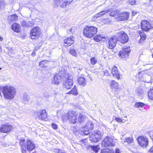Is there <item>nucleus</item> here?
I'll return each instance as SVG.
<instances>
[{
	"label": "nucleus",
	"mask_w": 153,
	"mask_h": 153,
	"mask_svg": "<svg viewBox=\"0 0 153 153\" xmlns=\"http://www.w3.org/2000/svg\"><path fill=\"white\" fill-rule=\"evenodd\" d=\"M2 91L5 99L11 100L16 94V90L13 86H6L2 87Z\"/></svg>",
	"instance_id": "obj_1"
},
{
	"label": "nucleus",
	"mask_w": 153,
	"mask_h": 153,
	"mask_svg": "<svg viewBox=\"0 0 153 153\" xmlns=\"http://www.w3.org/2000/svg\"><path fill=\"white\" fill-rule=\"evenodd\" d=\"M19 144L23 153L26 152V149L28 151L30 152L34 149L35 147V144L33 142L29 140H25L24 138L20 140Z\"/></svg>",
	"instance_id": "obj_2"
},
{
	"label": "nucleus",
	"mask_w": 153,
	"mask_h": 153,
	"mask_svg": "<svg viewBox=\"0 0 153 153\" xmlns=\"http://www.w3.org/2000/svg\"><path fill=\"white\" fill-rule=\"evenodd\" d=\"M97 29L95 27L87 26L83 30V34L86 37L91 38L96 33Z\"/></svg>",
	"instance_id": "obj_3"
},
{
	"label": "nucleus",
	"mask_w": 153,
	"mask_h": 153,
	"mask_svg": "<svg viewBox=\"0 0 153 153\" xmlns=\"http://www.w3.org/2000/svg\"><path fill=\"white\" fill-rule=\"evenodd\" d=\"M76 113L74 111H69L63 117L64 119L68 120L69 122L72 123L74 124L77 122V119L76 117Z\"/></svg>",
	"instance_id": "obj_4"
},
{
	"label": "nucleus",
	"mask_w": 153,
	"mask_h": 153,
	"mask_svg": "<svg viewBox=\"0 0 153 153\" xmlns=\"http://www.w3.org/2000/svg\"><path fill=\"white\" fill-rule=\"evenodd\" d=\"M103 134L101 131H97L94 134L90 135L89 139L92 143H96L98 142L102 136Z\"/></svg>",
	"instance_id": "obj_5"
},
{
	"label": "nucleus",
	"mask_w": 153,
	"mask_h": 153,
	"mask_svg": "<svg viewBox=\"0 0 153 153\" xmlns=\"http://www.w3.org/2000/svg\"><path fill=\"white\" fill-rule=\"evenodd\" d=\"M115 35L117 37L118 41H120L121 43H124L128 42V36L123 31H119Z\"/></svg>",
	"instance_id": "obj_6"
},
{
	"label": "nucleus",
	"mask_w": 153,
	"mask_h": 153,
	"mask_svg": "<svg viewBox=\"0 0 153 153\" xmlns=\"http://www.w3.org/2000/svg\"><path fill=\"white\" fill-rule=\"evenodd\" d=\"M117 37L116 35H115L108 40L107 45L108 48L112 49L114 48L116 45L117 41H118Z\"/></svg>",
	"instance_id": "obj_7"
},
{
	"label": "nucleus",
	"mask_w": 153,
	"mask_h": 153,
	"mask_svg": "<svg viewBox=\"0 0 153 153\" xmlns=\"http://www.w3.org/2000/svg\"><path fill=\"white\" fill-rule=\"evenodd\" d=\"M139 145L143 148L147 147L149 144V140L146 137H140L137 138Z\"/></svg>",
	"instance_id": "obj_8"
},
{
	"label": "nucleus",
	"mask_w": 153,
	"mask_h": 153,
	"mask_svg": "<svg viewBox=\"0 0 153 153\" xmlns=\"http://www.w3.org/2000/svg\"><path fill=\"white\" fill-rule=\"evenodd\" d=\"M41 33V30L39 27H33L30 32L31 37L32 39H37Z\"/></svg>",
	"instance_id": "obj_9"
},
{
	"label": "nucleus",
	"mask_w": 153,
	"mask_h": 153,
	"mask_svg": "<svg viewBox=\"0 0 153 153\" xmlns=\"http://www.w3.org/2000/svg\"><path fill=\"white\" fill-rule=\"evenodd\" d=\"M141 28L143 30L145 31H148L153 28L149 22L147 20H143L141 23Z\"/></svg>",
	"instance_id": "obj_10"
},
{
	"label": "nucleus",
	"mask_w": 153,
	"mask_h": 153,
	"mask_svg": "<svg viewBox=\"0 0 153 153\" xmlns=\"http://www.w3.org/2000/svg\"><path fill=\"white\" fill-rule=\"evenodd\" d=\"M102 145L103 146H114V143H113L112 139L109 137H106L102 142Z\"/></svg>",
	"instance_id": "obj_11"
},
{
	"label": "nucleus",
	"mask_w": 153,
	"mask_h": 153,
	"mask_svg": "<svg viewBox=\"0 0 153 153\" xmlns=\"http://www.w3.org/2000/svg\"><path fill=\"white\" fill-rule=\"evenodd\" d=\"M94 125L91 122H89L86 123L85 126L84 127V134L88 135L93 129Z\"/></svg>",
	"instance_id": "obj_12"
},
{
	"label": "nucleus",
	"mask_w": 153,
	"mask_h": 153,
	"mask_svg": "<svg viewBox=\"0 0 153 153\" xmlns=\"http://www.w3.org/2000/svg\"><path fill=\"white\" fill-rule=\"evenodd\" d=\"M130 51V47L123 48L119 52V56L123 59L127 58L128 57Z\"/></svg>",
	"instance_id": "obj_13"
},
{
	"label": "nucleus",
	"mask_w": 153,
	"mask_h": 153,
	"mask_svg": "<svg viewBox=\"0 0 153 153\" xmlns=\"http://www.w3.org/2000/svg\"><path fill=\"white\" fill-rule=\"evenodd\" d=\"M13 127L11 125L8 123L2 125L0 128V132L3 133H7L9 132Z\"/></svg>",
	"instance_id": "obj_14"
},
{
	"label": "nucleus",
	"mask_w": 153,
	"mask_h": 153,
	"mask_svg": "<svg viewBox=\"0 0 153 153\" xmlns=\"http://www.w3.org/2000/svg\"><path fill=\"white\" fill-rule=\"evenodd\" d=\"M36 114L38 116L39 119L45 120L47 118V113L45 110H40L36 112Z\"/></svg>",
	"instance_id": "obj_15"
},
{
	"label": "nucleus",
	"mask_w": 153,
	"mask_h": 153,
	"mask_svg": "<svg viewBox=\"0 0 153 153\" xmlns=\"http://www.w3.org/2000/svg\"><path fill=\"white\" fill-rule=\"evenodd\" d=\"M73 85V81L70 76L67 78V80L63 83V87L67 89H70L72 87Z\"/></svg>",
	"instance_id": "obj_16"
},
{
	"label": "nucleus",
	"mask_w": 153,
	"mask_h": 153,
	"mask_svg": "<svg viewBox=\"0 0 153 153\" xmlns=\"http://www.w3.org/2000/svg\"><path fill=\"white\" fill-rule=\"evenodd\" d=\"M62 78V75L58 74L55 75L52 79L51 83L52 85H58Z\"/></svg>",
	"instance_id": "obj_17"
},
{
	"label": "nucleus",
	"mask_w": 153,
	"mask_h": 153,
	"mask_svg": "<svg viewBox=\"0 0 153 153\" xmlns=\"http://www.w3.org/2000/svg\"><path fill=\"white\" fill-rule=\"evenodd\" d=\"M129 16V13L126 12H121L118 15V19L119 21H125L128 19Z\"/></svg>",
	"instance_id": "obj_18"
},
{
	"label": "nucleus",
	"mask_w": 153,
	"mask_h": 153,
	"mask_svg": "<svg viewBox=\"0 0 153 153\" xmlns=\"http://www.w3.org/2000/svg\"><path fill=\"white\" fill-rule=\"evenodd\" d=\"M74 41V38L73 36L68 37L64 40V43L65 46L68 47L73 44Z\"/></svg>",
	"instance_id": "obj_19"
},
{
	"label": "nucleus",
	"mask_w": 153,
	"mask_h": 153,
	"mask_svg": "<svg viewBox=\"0 0 153 153\" xmlns=\"http://www.w3.org/2000/svg\"><path fill=\"white\" fill-rule=\"evenodd\" d=\"M33 24L34 23L33 21H30L23 20L21 22V25L23 27H30L32 26Z\"/></svg>",
	"instance_id": "obj_20"
},
{
	"label": "nucleus",
	"mask_w": 153,
	"mask_h": 153,
	"mask_svg": "<svg viewBox=\"0 0 153 153\" xmlns=\"http://www.w3.org/2000/svg\"><path fill=\"white\" fill-rule=\"evenodd\" d=\"M139 34L140 38L139 40V43L142 45L145 42L146 38V35L145 33L143 32H140Z\"/></svg>",
	"instance_id": "obj_21"
},
{
	"label": "nucleus",
	"mask_w": 153,
	"mask_h": 153,
	"mask_svg": "<svg viewBox=\"0 0 153 153\" xmlns=\"http://www.w3.org/2000/svg\"><path fill=\"white\" fill-rule=\"evenodd\" d=\"M77 81L79 84L82 86H85L87 84V80L84 77H79L78 78Z\"/></svg>",
	"instance_id": "obj_22"
},
{
	"label": "nucleus",
	"mask_w": 153,
	"mask_h": 153,
	"mask_svg": "<svg viewBox=\"0 0 153 153\" xmlns=\"http://www.w3.org/2000/svg\"><path fill=\"white\" fill-rule=\"evenodd\" d=\"M133 141L132 137H129L124 139H122L121 142L124 145L126 146L128 144H130Z\"/></svg>",
	"instance_id": "obj_23"
},
{
	"label": "nucleus",
	"mask_w": 153,
	"mask_h": 153,
	"mask_svg": "<svg viewBox=\"0 0 153 153\" xmlns=\"http://www.w3.org/2000/svg\"><path fill=\"white\" fill-rule=\"evenodd\" d=\"M73 0H62L60 7L62 8H65L67 6L69 5L72 2Z\"/></svg>",
	"instance_id": "obj_24"
},
{
	"label": "nucleus",
	"mask_w": 153,
	"mask_h": 153,
	"mask_svg": "<svg viewBox=\"0 0 153 153\" xmlns=\"http://www.w3.org/2000/svg\"><path fill=\"white\" fill-rule=\"evenodd\" d=\"M111 72L113 76L118 79L120 78V74L117 70V68L115 67H113L111 70Z\"/></svg>",
	"instance_id": "obj_25"
},
{
	"label": "nucleus",
	"mask_w": 153,
	"mask_h": 153,
	"mask_svg": "<svg viewBox=\"0 0 153 153\" xmlns=\"http://www.w3.org/2000/svg\"><path fill=\"white\" fill-rule=\"evenodd\" d=\"M21 27L20 25L18 23H14L12 26V29L16 33H19L20 32Z\"/></svg>",
	"instance_id": "obj_26"
},
{
	"label": "nucleus",
	"mask_w": 153,
	"mask_h": 153,
	"mask_svg": "<svg viewBox=\"0 0 153 153\" xmlns=\"http://www.w3.org/2000/svg\"><path fill=\"white\" fill-rule=\"evenodd\" d=\"M86 116L83 113H79L78 118V121L80 123H82L87 120Z\"/></svg>",
	"instance_id": "obj_27"
},
{
	"label": "nucleus",
	"mask_w": 153,
	"mask_h": 153,
	"mask_svg": "<svg viewBox=\"0 0 153 153\" xmlns=\"http://www.w3.org/2000/svg\"><path fill=\"white\" fill-rule=\"evenodd\" d=\"M18 18V16L16 14H13L8 16L7 20L9 23H13Z\"/></svg>",
	"instance_id": "obj_28"
},
{
	"label": "nucleus",
	"mask_w": 153,
	"mask_h": 153,
	"mask_svg": "<svg viewBox=\"0 0 153 153\" xmlns=\"http://www.w3.org/2000/svg\"><path fill=\"white\" fill-rule=\"evenodd\" d=\"M101 153H114V151L108 149H105L101 150ZM115 153H120V150L117 149Z\"/></svg>",
	"instance_id": "obj_29"
},
{
	"label": "nucleus",
	"mask_w": 153,
	"mask_h": 153,
	"mask_svg": "<svg viewBox=\"0 0 153 153\" xmlns=\"http://www.w3.org/2000/svg\"><path fill=\"white\" fill-rule=\"evenodd\" d=\"M88 148H90L91 150L95 153H97L100 149V146L99 145H89Z\"/></svg>",
	"instance_id": "obj_30"
},
{
	"label": "nucleus",
	"mask_w": 153,
	"mask_h": 153,
	"mask_svg": "<svg viewBox=\"0 0 153 153\" xmlns=\"http://www.w3.org/2000/svg\"><path fill=\"white\" fill-rule=\"evenodd\" d=\"M68 94H72L74 96H76L78 94V92L76 87L74 85L72 89L67 93Z\"/></svg>",
	"instance_id": "obj_31"
},
{
	"label": "nucleus",
	"mask_w": 153,
	"mask_h": 153,
	"mask_svg": "<svg viewBox=\"0 0 153 153\" xmlns=\"http://www.w3.org/2000/svg\"><path fill=\"white\" fill-rule=\"evenodd\" d=\"M94 39L97 42H99L102 39H105L103 36H102L101 35H97L94 38Z\"/></svg>",
	"instance_id": "obj_32"
},
{
	"label": "nucleus",
	"mask_w": 153,
	"mask_h": 153,
	"mask_svg": "<svg viewBox=\"0 0 153 153\" xmlns=\"http://www.w3.org/2000/svg\"><path fill=\"white\" fill-rule=\"evenodd\" d=\"M118 86V83L114 81H112L111 82V87L112 88L117 89Z\"/></svg>",
	"instance_id": "obj_33"
},
{
	"label": "nucleus",
	"mask_w": 153,
	"mask_h": 153,
	"mask_svg": "<svg viewBox=\"0 0 153 153\" xmlns=\"http://www.w3.org/2000/svg\"><path fill=\"white\" fill-rule=\"evenodd\" d=\"M148 96L149 98L153 100V89H150L148 92Z\"/></svg>",
	"instance_id": "obj_34"
},
{
	"label": "nucleus",
	"mask_w": 153,
	"mask_h": 153,
	"mask_svg": "<svg viewBox=\"0 0 153 153\" xmlns=\"http://www.w3.org/2000/svg\"><path fill=\"white\" fill-rule=\"evenodd\" d=\"M145 104L142 102H137L134 105L135 107L137 108L142 107Z\"/></svg>",
	"instance_id": "obj_35"
},
{
	"label": "nucleus",
	"mask_w": 153,
	"mask_h": 153,
	"mask_svg": "<svg viewBox=\"0 0 153 153\" xmlns=\"http://www.w3.org/2000/svg\"><path fill=\"white\" fill-rule=\"evenodd\" d=\"M112 10L111 9H109L106 10H102L100 12L101 16H102L105 14L107 13L111 12Z\"/></svg>",
	"instance_id": "obj_36"
},
{
	"label": "nucleus",
	"mask_w": 153,
	"mask_h": 153,
	"mask_svg": "<svg viewBox=\"0 0 153 153\" xmlns=\"http://www.w3.org/2000/svg\"><path fill=\"white\" fill-rule=\"evenodd\" d=\"M62 0H54V4L55 5L57 6H59L60 7L61 4L62 3Z\"/></svg>",
	"instance_id": "obj_37"
},
{
	"label": "nucleus",
	"mask_w": 153,
	"mask_h": 153,
	"mask_svg": "<svg viewBox=\"0 0 153 153\" xmlns=\"http://www.w3.org/2000/svg\"><path fill=\"white\" fill-rule=\"evenodd\" d=\"M90 61L91 64L93 65H94L97 63V60L95 58L92 57L91 58Z\"/></svg>",
	"instance_id": "obj_38"
},
{
	"label": "nucleus",
	"mask_w": 153,
	"mask_h": 153,
	"mask_svg": "<svg viewBox=\"0 0 153 153\" xmlns=\"http://www.w3.org/2000/svg\"><path fill=\"white\" fill-rule=\"evenodd\" d=\"M70 53L72 55L76 56L77 52L74 49H71L69 50Z\"/></svg>",
	"instance_id": "obj_39"
},
{
	"label": "nucleus",
	"mask_w": 153,
	"mask_h": 153,
	"mask_svg": "<svg viewBox=\"0 0 153 153\" xmlns=\"http://www.w3.org/2000/svg\"><path fill=\"white\" fill-rule=\"evenodd\" d=\"M80 142L82 146H85L87 143V140L85 139L84 140H82Z\"/></svg>",
	"instance_id": "obj_40"
},
{
	"label": "nucleus",
	"mask_w": 153,
	"mask_h": 153,
	"mask_svg": "<svg viewBox=\"0 0 153 153\" xmlns=\"http://www.w3.org/2000/svg\"><path fill=\"white\" fill-rule=\"evenodd\" d=\"M108 69H107L106 70L103 69V72H104V74H106V75H108V74H109L110 71H111L109 69V68L108 67Z\"/></svg>",
	"instance_id": "obj_41"
},
{
	"label": "nucleus",
	"mask_w": 153,
	"mask_h": 153,
	"mask_svg": "<svg viewBox=\"0 0 153 153\" xmlns=\"http://www.w3.org/2000/svg\"><path fill=\"white\" fill-rule=\"evenodd\" d=\"M23 99L25 101H28L30 98L28 95L26 94H25L23 96Z\"/></svg>",
	"instance_id": "obj_42"
},
{
	"label": "nucleus",
	"mask_w": 153,
	"mask_h": 153,
	"mask_svg": "<svg viewBox=\"0 0 153 153\" xmlns=\"http://www.w3.org/2000/svg\"><path fill=\"white\" fill-rule=\"evenodd\" d=\"M46 63V61H42L40 62L39 65L41 67H43L44 66L43 65L45 64Z\"/></svg>",
	"instance_id": "obj_43"
},
{
	"label": "nucleus",
	"mask_w": 153,
	"mask_h": 153,
	"mask_svg": "<svg viewBox=\"0 0 153 153\" xmlns=\"http://www.w3.org/2000/svg\"><path fill=\"white\" fill-rule=\"evenodd\" d=\"M101 16V15L99 13H98L95 14L94 16V17L92 18V19H96L97 18H98V17H100V16Z\"/></svg>",
	"instance_id": "obj_44"
},
{
	"label": "nucleus",
	"mask_w": 153,
	"mask_h": 153,
	"mask_svg": "<svg viewBox=\"0 0 153 153\" xmlns=\"http://www.w3.org/2000/svg\"><path fill=\"white\" fill-rule=\"evenodd\" d=\"M51 126L52 128L54 129H56L58 128V126L55 123H52Z\"/></svg>",
	"instance_id": "obj_45"
},
{
	"label": "nucleus",
	"mask_w": 153,
	"mask_h": 153,
	"mask_svg": "<svg viewBox=\"0 0 153 153\" xmlns=\"http://www.w3.org/2000/svg\"><path fill=\"white\" fill-rule=\"evenodd\" d=\"M115 10H114L110 13L109 15L111 16H117Z\"/></svg>",
	"instance_id": "obj_46"
},
{
	"label": "nucleus",
	"mask_w": 153,
	"mask_h": 153,
	"mask_svg": "<svg viewBox=\"0 0 153 153\" xmlns=\"http://www.w3.org/2000/svg\"><path fill=\"white\" fill-rule=\"evenodd\" d=\"M103 21V23L107 24L110 22V19L108 18L104 19Z\"/></svg>",
	"instance_id": "obj_47"
},
{
	"label": "nucleus",
	"mask_w": 153,
	"mask_h": 153,
	"mask_svg": "<svg viewBox=\"0 0 153 153\" xmlns=\"http://www.w3.org/2000/svg\"><path fill=\"white\" fill-rule=\"evenodd\" d=\"M128 1L129 3L131 5H134L135 4L136 2L135 0H129Z\"/></svg>",
	"instance_id": "obj_48"
},
{
	"label": "nucleus",
	"mask_w": 153,
	"mask_h": 153,
	"mask_svg": "<svg viewBox=\"0 0 153 153\" xmlns=\"http://www.w3.org/2000/svg\"><path fill=\"white\" fill-rule=\"evenodd\" d=\"M115 120L118 122H122L123 120L120 118L116 117Z\"/></svg>",
	"instance_id": "obj_49"
},
{
	"label": "nucleus",
	"mask_w": 153,
	"mask_h": 153,
	"mask_svg": "<svg viewBox=\"0 0 153 153\" xmlns=\"http://www.w3.org/2000/svg\"><path fill=\"white\" fill-rule=\"evenodd\" d=\"M5 4V2L4 0H0V6H3Z\"/></svg>",
	"instance_id": "obj_50"
},
{
	"label": "nucleus",
	"mask_w": 153,
	"mask_h": 153,
	"mask_svg": "<svg viewBox=\"0 0 153 153\" xmlns=\"http://www.w3.org/2000/svg\"><path fill=\"white\" fill-rule=\"evenodd\" d=\"M60 150L58 149H54L53 151L54 152H56L57 153H59V151Z\"/></svg>",
	"instance_id": "obj_51"
},
{
	"label": "nucleus",
	"mask_w": 153,
	"mask_h": 153,
	"mask_svg": "<svg viewBox=\"0 0 153 153\" xmlns=\"http://www.w3.org/2000/svg\"><path fill=\"white\" fill-rule=\"evenodd\" d=\"M149 152L150 153H153V146L150 149Z\"/></svg>",
	"instance_id": "obj_52"
},
{
	"label": "nucleus",
	"mask_w": 153,
	"mask_h": 153,
	"mask_svg": "<svg viewBox=\"0 0 153 153\" xmlns=\"http://www.w3.org/2000/svg\"><path fill=\"white\" fill-rule=\"evenodd\" d=\"M115 11V13H116V15L118 16V14L119 13H120V11H119V10H116Z\"/></svg>",
	"instance_id": "obj_53"
},
{
	"label": "nucleus",
	"mask_w": 153,
	"mask_h": 153,
	"mask_svg": "<svg viewBox=\"0 0 153 153\" xmlns=\"http://www.w3.org/2000/svg\"><path fill=\"white\" fill-rule=\"evenodd\" d=\"M59 153H66L64 151L62 150H60V151H59Z\"/></svg>",
	"instance_id": "obj_54"
},
{
	"label": "nucleus",
	"mask_w": 153,
	"mask_h": 153,
	"mask_svg": "<svg viewBox=\"0 0 153 153\" xmlns=\"http://www.w3.org/2000/svg\"><path fill=\"white\" fill-rule=\"evenodd\" d=\"M136 13V12H135L134 11H133V12H132V15L133 16H134V15H135Z\"/></svg>",
	"instance_id": "obj_55"
},
{
	"label": "nucleus",
	"mask_w": 153,
	"mask_h": 153,
	"mask_svg": "<svg viewBox=\"0 0 153 153\" xmlns=\"http://www.w3.org/2000/svg\"><path fill=\"white\" fill-rule=\"evenodd\" d=\"M78 69L80 70H81L82 69V67L79 68H78Z\"/></svg>",
	"instance_id": "obj_56"
},
{
	"label": "nucleus",
	"mask_w": 153,
	"mask_h": 153,
	"mask_svg": "<svg viewBox=\"0 0 153 153\" xmlns=\"http://www.w3.org/2000/svg\"><path fill=\"white\" fill-rule=\"evenodd\" d=\"M2 40H3V38L2 37L0 36V40L1 41Z\"/></svg>",
	"instance_id": "obj_57"
},
{
	"label": "nucleus",
	"mask_w": 153,
	"mask_h": 153,
	"mask_svg": "<svg viewBox=\"0 0 153 153\" xmlns=\"http://www.w3.org/2000/svg\"><path fill=\"white\" fill-rule=\"evenodd\" d=\"M35 54V53L34 52H33L32 53V54Z\"/></svg>",
	"instance_id": "obj_58"
},
{
	"label": "nucleus",
	"mask_w": 153,
	"mask_h": 153,
	"mask_svg": "<svg viewBox=\"0 0 153 153\" xmlns=\"http://www.w3.org/2000/svg\"><path fill=\"white\" fill-rule=\"evenodd\" d=\"M150 1H153V0H149Z\"/></svg>",
	"instance_id": "obj_59"
},
{
	"label": "nucleus",
	"mask_w": 153,
	"mask_h": 153,
	"mask_svg": "<svg viewBox=\"0 0 153 153\" xmlns=\"http://www.w3.org/2000/svg\"><path fill=\"white\" fill-rule=\"evenodd\" d=\"M2 69V68H0V70H1Z\"/></svg>",
	"instance_id": "obj_60"
},
{
	"label": "nucleus",
	"mask_w": 153,
	"mask_h": 153,
	"mask_svg": "<svg viewBox=\"0 0 153 153\" xmlns=\"http://www.w3.org/2000/svg\"><path fill=\"white\" fill-rule=\"evenodd\" d=\"M152 57L153 58V53L152 54Z\"/></svg>",
	"instance_id": "obj_61"
},
{
	"label": "nucleus",
	"mask_w": 153,
	"mask_h": 153,
	"mask_svg": "<svg viewBox=\"0 0 153 153\" xmlns=\"http://www.w3.org/2000/svg\"><path fill=\"white\" fill-rule=\"evenodd\" d=\"M0 95H1V92H0Z\"/></svg>",
	"instance_id": "obj_62"
},
{
	"label": "nucleus",
	"mask_w": 153,
	"mask_h": 153,
	"mask_svg": "<svg viewBox=\"0 0 153 153\" xmlns=\"http://www.w3.org/2000/svg\"><path fill=\"white\" fill-rule=\"evenodd\" d=\"M138 95H140V94H139V93H138Z\"/></svg>",
	"instance_id": "obj_63"
}]
</instances>
